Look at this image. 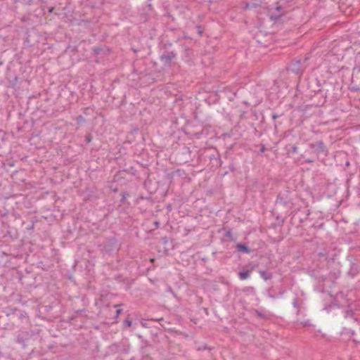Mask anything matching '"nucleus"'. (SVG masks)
Segmentation results:
<instances>
[{"label":"nucleus","mask_w":360,"mask_h":360,"mask_svg":"<svg viewBox=\"0 0 360 360\" xmlns=\"http://www.w3.org/2000/svg\"><path fill=\"white\" fill-rule=\"evenodd\" d=\"M92 140V136L91 134H87L86 136H85V141L86 143H90Z\"/></svg>","instance_id":"nucleus-14"},{"label":"nucleus","mask_w":360,"mask_h":360,"mask_svg":"<svg viewBox=\"0 0 360 360\" xmlns=\"http://www.w3.org/2000/svg\"><path fill=\"white\" fill-rule=\"evenodd\" d=\"M115 243V239H112V244L114 245Z\"/></svg>","instance_id":"nucleus-29"},{"label":"nucleus","mask_w":360,"mask_h":360,"mask_svg":"<svg viewBox=\"0 0 360 360\" xmlns=\"http://www.w3.org/2000/svg\"><path fill=\"white\" fill-rule=\"evenodd\" d=\"M259 274L265 281H267L272 278V274L270 273H267L265 271H259Z\"/></svg>","instance_id":"nucleus-9"},{"label":"nucleus","mask_w":360,"mask_h":360,"mask_svg":"<svg viewBox=\"0 0 360 360\" xmlns=\"http://www.w3.org/2000/svg\"><path fill=\"white\" fill-rule=\"evenodd\" d=\"M353 311L351 309H347L345 311V317H352L353 316Z\"/></svg>","instance_id":"nucleus-12"},{"label":"nucleus","mask_w":360,"mask_h":360,"mask_svg":"<svg viewBox=\"0 0 360 360\" xmlns=\"http://www.w3.org/2000/svg\"><path fill=\"white\" fill-rule=\"evenodd\" d=\"M133 51L136 53V52L137 51V50H136V49H133Z\"/></svg>","instance_id":"nucleus-36"},{"label":"nucleus","mask_w":360,"mask_h":360,"mask_svg":"<svg viewBox=\"0 0 360 360\" xmlns=\"http://www.w3.org/2000/svg\"><path fill=\"white\" fill-rule=\"evenodd\" d=\"M226 236L227 237H231L232 236L231 232L230 231H227L226 233Z\"/></svg>","instance_id":"nucleus-24"},{"label":"nucleus","mask_w":360,"mask_h":360,"mask_svg":"<svg viewBox=\"0 0 360 360\" xmlns=\"http://www.w3.org/2000/svg\"><path fill=\"white\" fill-rule=\"evenodd\" d=\"M23 317H24V315H23L22 314H20V318H21V319H22V318H23Z\"/></svg>","instance_id":"nucleus-35"},{"label":"nucleus","mask_w":360,"mask_h":360,"mask_svg":"<svg viewBox=\"0 0 360 360\" xmlns=\"http://www.w3.org/2000/svg\"><path fill=\"white\" fill-rule=\"evenodd\" d=\"M124 324L127 325V326L130 327L131 326V321L129 319H126L124 321Z\"/></svg>","instance_id":"nucleus-17"},{"label":"nucleus","mask_w":360,"mask_h":360,"mask_svg":"<svg viewBox=\"0 0 360 360\" xmlns=\"http://www.w3.org/2000/svg\"><path fill=\"white\" fill-rule=\"evenodd\" d=\"M313 162H314V159H306L305 160V162H307V163H311Z\"/></svg>","instance_id":"nucleus-21"},{"label":"nucleus","mask_w":360,"mask_h":360,"mask_svg":"<svg viewBox=\"0 0 360 360\" xmlns=\"http://www.w3.org/2000/svg\"><path fill=\"white\" fill-rule=\"evenodd\" d=\"M250 271H251L250 270H246L244 271L239 272V274H238L239 278L241 280L247 279L250 276Z\"/></svg>","instance_id":"nucleus-7"},{"label":"nucleus","mask_w":360,"mask_h":360,"mask_svg":"<svg viewBox=\"0 0 360 360\" xmlns=\"http://www.w3.org/2000/svg\"><path fill=\"white\" fill-rule=\"evenodd\" d=\"M3 61L1 60V59L0 58V65H3Z\"/></svg>","instance_id":"nucleus-30"},{"label":"nucleus","mask_w":360,"mask_h":360,"mask_svg":"<svg viewBox=\"0 0 360 360\" xmlns=\"http://www.w3.org/2000/svg\"><path fill=\"white\" fill-rule=\"evenodd\" d=\"M249 6H250V5L248 4H247L246 6H245V8H248Z\"/></svg>","instance_id":"nucleus-33"},{"label":"nucleus","mask_w":360,"mask_h":360,"mask_svg":"<svg viewBox=\"0 0 360 360\" xmlns=\"http://www.w3.org/2000/svg\"><path fill=\"white\" fill-rule=\"evenodd\" d=\"M283 10L281 6L277 5L275 8V11L270 13V19L273 21H277L281 16L285 15V12Z\"/></svg>","instance_id":"nucleus-3"},{"label":"nucleus","mask_w":360,"mask_h":360,"mask_svg":"<svg viewBox=\"0 0 360 360\" xmlns=\"http://www.w3.org/2000/svg\"><path fill=\"white\" fill-rule=\"evenodd\" d=\"M276 202V204L281 205L283 206H286L288 205V202L285 200V198H283V196H281V195H278L277 196Z\"/></svg>","instance_id":"nucleus-6"},{"label":"nucleus","mask_w":360,"mask_h":360,"mask_svg":"<svg viewBox=\"0 0 360 360\" xmlns=\"http://www.w3.org/2000/svg\"><path fill=\"white\" fill-rule=\"evenodd\" d=\"M236 249L240 252L245 253H250L252 251L246 245L242 243L237 244Z\"/></svg>","instance_id":"nucleus-5"},{"label":"nucleus","mask_w":360,"mask_h":360,"mask_svg":"<svg viewBox=\"0 0 360 360\" xmlns=\"http://www.w3.org/2000/svg\"><path fill=\"white\" fill-rule=\"evenodd\" d=\"M297 150H298V148H297L296 146H293L292 147V151L293 153H297Z\"/></svg>","instance_id":"nucleus-19"},{"label":"nucleus","mask_w":360,"mask_h":360,"mask_svg":"<svg viewBox=\"0 0 360 360\" xmlns=\"http://www.w3.org/2000/svg\"><path fill=\"white\" fill-rule=\"evenodd\" d=\"M305 69V66L301 65L300 60H293L290 65V70L296 75L302 74Z\"/></svg>","instance_id":"nucleus-2"},{"label":"nucleus","mask_w":360,"mask_h":360,"mask_svg":"<svg viewBox=\"0 0 360 360\" xmlns=\"http://www.w3.org/2000/svg\"><path fill=\"white\" fill-rule=\"evenodd\" d=\"M280 116H281V115L273 114V115H272V118H273L274 120H276V119H277L278 117H279Z\"/></svg>","instance_id":"nucleus-22"},{"label":"nucleus","mask_w":360,"mask_h":360,"mask_svg":"<svg viewBox=\"0 0 360 360\" xmlns=\"http://www.w3.org/2000/svg\"><path fill=\"white\" fill-rule=\"evenodd\" d=\"M142 326H143V327H146V323H142Z\"/></svg>","instance_id":"nucleus-34"},{"label":"nucleus","mask_w":360,"mask_h":360,"mask_svg":"<svg viewBox=\"0 0 360 360\" xmlns=\"http://www.w3.org/2000/svg\"><path fill=\"white\" fill-rule=\"evenodd\" d=\"M76 121L79 125L83 124L85 122V118L82 115H79L76 118Z\"/></svg>","instance_id":"nucleus-10"},{"label":"nucleus","mask_w":360,"mask_h":360,"mask_svg":"<svg viewBox=\"0 0 360 360\" xmlns=\"http://www.w3.org/2000/svg\"><path fill=\"white\" fill-rule=\"evenodd\" d=\"M309 147L312 150V153L316 155L323 154L325 156L328 155V149L322 140L310 143Z\"/></svg>","instance_id":"nucleus-1"},{"label":"nucleus","mask_w":360,"mask_h":360,"mask_svg":"<svg viewBox=\"0 0 360 360\" xmlns=\"http://www.w3.org/2000/svg\"><path fill=\"white\" fill-rule=\"evenodd\" d=\"M94 50V52L96 53V54H99L100 52L101 51L102 49L101 47H94L93 49Z\"/></svg>","instance_id":"nucleus-15"},{"label":"nucleus","mask_w":360,"mask_h":360,"mask_svg":"<svg viewBox=\"0 0 360 360\" xmlns=\"http://www.w3.org/2000/svg\"><path fill=\"white\" fill-rule=\"evenodd\" d=\"M256 313H257V316H259V317H262V313H260L259 311H256Z\"/></svg>","instance_id":"nucleus-25"},{"label":"nucleus","mask_w":360,"mask_h":360,"mask_svg":"<svg viewBox=\"0 0 360 360\" xmlns=\"http://www.w3.org/2000/svg\"><path fill=\"white\" fill-rule=\"evenodd\" d=\"M17 82H18V77H15L13 78V80H11V81H10V85H11L12 87H14V86H15V84H16Z\"/></svg>","instance_id":"nucleus-13"},{"label":"nucleus","mask_w":360,"mask_h":360,"mask_svg":"<svg viewBox=\"0 0 360 360\" xmlns=\"http://www.w3.org/2000/svg\"><path fill=\"white\" fill-rule=\"evenodd\" d=\"M34 227V224H32V226H30V229H32Z\"/></svg>","instance_id":"nucleus-32"},{"label":"nucleus","mask_w":360,"mask_h":360,"mask_svg":"<svg viewBox=\"0 0 360 360\" xmlns=\"http://www.w3.org/2000/svg\"><path fill=\"white\" fill-rule=\"evenodd\" d=\"M25 340H26V338L21 334L18 335L16 337V342L18 344L22 345L23 347H25L26 345Z\"/></svg>","instance_id":"nucleus-8"},{"label":"nucleus","mask_w":360,"mask_h":360,"mask_svg":"<svg viewBox=\"0 0 360 360\" xmlns=\"http://www.w3.org/2000/svg\"><path fill=\"white\" fill-rule=\"evenodd\" d=\"M175 56L176 54L173 51H167L161 56L160 60L165 65H169L172 60L174 59Z\"/></svg>","instance_id":"nucleus-4"},{"label":"nucleus","mask_w":360,"mask_h":360,"mask_svg":"<svg viewBox=\"0 0 360 360\" xmlns=\"http://www.w3.org/2000/svg\"><path fill=\"white\" fill-rule=\"evenodd\" d=\"M151 321H162L163 320V318L162 317H159V319H150Z\"/></svg>","instance_id":"nucleus-20"},{"label":"nucleus","mask_w":360,"mask_h":360,"mask_svg":"<svg viewBox=\"0 0 360 360\" xmlns=\"http://www.w3.org/2000/svg\"><path fill=\"white\" fill-rule=\"evenodd\" d=\"M351 334H352V335H354V331H352V332H351Z\"/></svg>","instance_id":"nucleus-37"},{"label":"nucleus","mask_w":360,"mask_h":360,"mask_svg":"<svg viewBox=\"0 0 360 360\" xmlns=\"http://www.w3.org/2000/svg\"><path fill=\"white\" fill-rule=\"evenodd\" d=\"M54 10V7H51L49 9V13H52Z\"/></svg>","instance_id":"nucleus-26"},{"label":"nucleus","mask_w":360,"mask_h":360,"mask_svg":"<svg viewBox=\"0 0 360 360\" xmlns=\"http://www.w3.org/2000/svg\"><path fill=\"white\" fill-rule=\"evenodd\" d=\"M34 227V224H32V226H30V229H32Z\"/></svg>","instance_id":"nucleus-31"},{"label":"nucleus","mask_w":360,"mask_h":360,"mask_svg":"<svg viewBox=\"0 0 360 360\" xmlns=\"http://www.w3.org/2000/svg\"><path fill=\"white\" fill-rule=\"evenodd\" d=\"M121 195H122L121 201L123 202L126 199V198L127 196H129V194L126 192H123V193H122Z\"/></svg>","instance_id":"nucleus-16"},{"label":"nucleus","mask_w":360,"mask_h":360,"mask_svg":"<svg viewBox=\"0 0 360 360\" xmlns=\"http://www.w3.org/2000/svg\"><path fill=\"white\" fill-rule=\"evenodd\" d=\"M318 255L320 257H325L326 259H327L328 257V253L326 250H324V251L319 252Z\"/></svg>","instance_id":"nucleus-11"},{"label":"nucleus","mask_w":360,"mask_h":360,"mask_svg":"<svg viewBox=\"0 0 360 360\" xmlns=\"http://www.w3.org/2000/svg\"><path fill=\"white\" fill-rule=\"evenodd\" d=\"M3 256H8V254H6L4 252H2L1 254V257H2Z\"/></svg>","instance_id":"nucleus-27"},{"label":"nucleus","mask_w":360,"mask_h":360,"mask_svg":"<svg viewBox=\"0 0 360 360\" xmlns=\"http://www.w3.org/2000/svg\"><path fill=\"white\" fill-rule=\"evenodd\" d=\"M33 0H22V2L26 5H30Z\"/></svg>","instance_id":"nucleus-18"},{"label":"nucleus","mask_w":360,"mask_h":360,"mask_svg":"<svg viewBox=\"0 0 360 360\" xmlns=\"http://www.w3.org/2000/svg\"><path fill=\"white\" fill-rule=\"evenodd\" d=\"M265 150H266L265 146L264 145H262L260 150H259L260 153H264Z\"/></svg>","instance_id":"nucleus-23"},{"label":"nucleus","mask_w":360,"mask_h":360,"mask_svg":"<svg viewBox=\"0 0 360 360\" xmlns=\"http://www.w3.org/2000/svg\"><path fill=\"white\" fill-rule=\"evenodd\" d=\"M287 1H288L289 0H286Z\"/></svg>","instance_id":"nucleus-38"},{"label":"nucleus","mask_w":360,"mask_h":360,"mask_svg":"<svg viewBox=\"0 0 360 360\" xmlns=\"http://www.w3.org/2000/svg\"><path fill=\"white\" fill-rule=\"evenodd\" d=\"M121 311H122V309H117L116 311L117 316H118L121 313Z\"/></svg>","instance_id":"nucleus-28"}]
</instances>
